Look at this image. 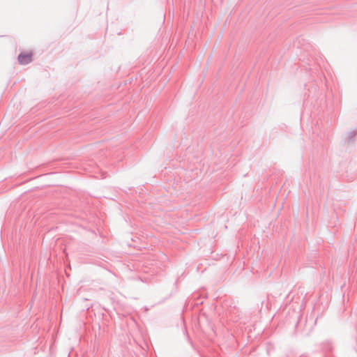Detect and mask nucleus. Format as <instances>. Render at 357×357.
Segmentation results:
<instances>
[{
  "mask_svg": "<svg viewBox=\"0 0 357 357\" xmlns=\"http://www.w3.org/2000/svg\"><path fill=\"white\" fill-rule=\"evenodd\" d=\"M19 62L21 64H26L31 61V54H21L18 56Z\"/></svg>",
  "mask_w": 357,
  "mask_h": 357,
  "instance_id": "1",
  "label": "nucleus"
}]
</instances>
